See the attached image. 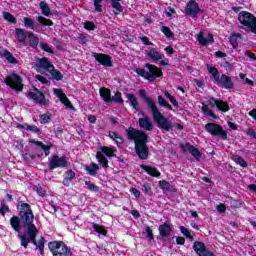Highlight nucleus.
Here are the masks:
<instances>
[{
	"label": "nucleus",
	"mask_w": 256,
	"mask_h": 256,
	"mask_svg": "<svg viewBox=\"0 0 256 256\" xmlns=\"http://www.w3.org/2000/svg\"><path fill=\"white\" fill-rule=\"evenodd\" d=\"M19 209L20 221L25 234H18L17 237L20 239L21 247L27 249L30 243L36 244L35 238L39 235V230L37 229V226L33 224L35 215H33L31 205L21 202Z\"/></svg>",
	"instance_id": "obj_1"
},
{
	"label": "nucleus",
	"mask_w": 256,
	"mask_h": 256,
	"mask_svg": "<svg viewBox=\"0 0 256 256\" xmlns=\"http://www.w3.org/2000/svg\"><path fill=\"white\" fill-rule=\"evenodd\" d=\"M140 97L144 99L145 103L149 107L151 114H152V119L156 125H158L159 129H162L163 131L169 132L171 129H173V123H171V120H169L161 111H159V107L155 104L153 99L149 98L147 96V91L145 90H140L139 91Z\"/></svg>",
	"instance_id": "obj_2"
},
{
	"label": "nucleus",
	"mask_w": 256,
	"mask_h": 256,
	"mask_svg": "<svg viewBox=\"0 0 256 256\" xmlns=\"http://www.w3.org/2000/svg\"><path fill=\"white\" fill-rule=\"evenodd\" d=\"M128 139L134 141L136 155L139 159L147 161L149 157V147H147V134L143 131L136 130L135 128H130L127 131Z\"/></svg>",
	"instance_id": "obj_3"
},
{
	"label": "nucleus",
	"mask_w": 256,
	"mask_h": 256,
	"mask_svg": "<svg viewBox=\"0 0 256 256\" xmlns=\"http://www.w3.org/2000/svg\"><path fill=\"white\" fill-rule=\"evenodd\" d=\"M207 70L210 73V75H212L217 85H222L223 89H233L234 84H233V80H231V77L225 74L219 77V70L213 66H207Z\"/></svg>",
	"instance_id": "obj_4"
},
{
	"label": "nucleus",
	"mask_w": 256,
	"mask_h": 256,
	"mask_svg": "<svg viewBox=\"0 0 256 256\" xmlns=\"http://www.w3.org/2000/svg\"><path fill=\"white\" fill-rule=\"evenodd\" d=\"M238 20L243 25L245 31H251L256 35V17L247 11H242L238 14Z\"/></svg>",
	"instance_id": "obj_5"
},
{
	"label": "nucleus",
	"mask_w": 256,
	"mask_h": 256,
	"mask_svg": "<svg viewBox=\"0 0 256 256\" xmlns=\"http://www.w3.org/2000/svg\"><path fill=\"white\" fill-rule=\"evenodd\" d=\"M146 68L148 69V71L141 68H137L136 73L140 75V77H144V79H147L151 82L155 81L157 77L163 76V72L155 65L146 64Z\"/></svg>",
	"instance_id": "obj_6"
},
{
	"label": "nucleus",
	"mask_w": 256,
	"mask_h": 256,
	"mask_svg": "<svg viewBox=\"0 0 256 256\" xmlns=\"http://www.w3.org/2000/svg\"><path fill=\"white\" fill-rule=\"evenodd\" d=\"M48 248L53 256H73L71 248L67 247L63 241L49 242Z\"/></svg>",
	"instance_id": "obj_7"
},
{
	"label": "nucleus",
	"mask_w": 256,
	"mask_h": 256,
	"mask_svg": "<svg viewBox=\"0 0 256 256\" xmlns=\"http://www.w3.org/2000/svg\"><path fill=\"white\" fill-rule=\"evenodd\" d=\"M204 129L207 133L212 135V137H219L223 139V141H227V131L223 129V126L210 122L205 125Z\"/></svg>",
	"instance_id": "obj_8"
},
{
	"label": "nucleus",
	"mask_w": 256,
	"mask_h": 256,
	"mask_svg": "<svg viewBox=\"0 0 256 256\" xmlns=\"http://www.w3.org/2000/svg\"><path fill=\"white\" fill-rule=\"evenodd\" d=\"M4 83L14 89V91H23V79L19 77L16 73H12L4 79Z\"/></svg>",
	"instance_id": "obj_9"
},
{
	"label": "nucleus",
	"mask_w": 256,
	"mask_h": 256,
	"mask_svg": "<svg viewBox=\"0 0 256 256\" xmlns=\"http://www.w3.org/2000/svg\"><path fill=\"white\" fill-rule=\"evenodd\" d=\"M68 162H67V157L62 156L59 157V155H53L52 157L49 158V164H48V169L50 171H53L54 169H63L67 167Z\"/></svg>",
	"instance_id": "obj_10"
},
{
	"label": "nucleus",
	"mask_w": 256,
	"mask_h": 256,
	"mask_svg": "<svg viewBox=\"0 0 256 256\" xmlns=\"http://www.w3.org/2000/svg\"><path fill=\"white\" fill-rule=\"evenodd\" d=\"M34 68L38 71V73H41L42 71H48V73H51V71L54 69V66L51 64V62H49V59L43 57L36 59Z\"/></svg>",
	"instance_id": "obj_11"
},
{
	"label": "nucleus",
	"mask_w": 256,
	"mask_h": 256,
	"mask_svg": "<svg viewBox=\"0 0 256 256\" xmlns=\"http://www.w3.org/2000/svg\"><path fill=\"white\" fill-rule=\"evenodd\" d=\"M195 253L199 256H215V254L207 249L205 243L195 241L193 244Z\"/></svg>",
	"instance_id": "obj_12"
},
{
	"label": "nucleus",
	"mask_w": 256,
	"mask_h": 256,
	"mask_svg": "<svg viewBox=\"0 0 256 256\" xmlns=\"http://www.w3.org/2000/svg\"><path fill=\"white\" fill-rule=\"evenodd\" d=\"M29 143H32L34 145V150L35 151H44L45 157H49L51 154V147H53L52 144L45 145L41 141H36V140H30Z\"/></svg>",
	"instance_id": "obj_13"
},
{
	"label": "nucleus",
	"mask_w": 256,
	"mask_h": 256,
	"mask_svg": "<svg viewBox=\"0 0 256 256\" xmlns=\"http://www.w3.org/2000/svg\"><path fill=\"white\" fill-rule=\"evenodd\" d=\"M28 97L35 101L37 105H47V100H45V94L39 91V89H35V92H29Z\"/></svg>",
	"instance_id": "obj_14"
},
{
	"label": "nucleus",
	"mask_w": 256,
	"mask_h": 256,
	"mask_svg": "<svg viewBox=\"0 0 256 256\" xmlns=\"http://www.w3.org/2000/svg\"><path fill=\"white\" fill-rule=\"evenodd\" d=\"M186 15H189L193 19L197 17L198 13H201V9H199V4L195 2V0H190L186 6Z\"/></svg>",
	"instance_id": "obj_15"
},
{
	"label": "nucleus",
	"mask_w": 256,
	"mask_h": 256,
	"mask_svg": "<svg viewBox=\"0 0 256 256\" xmlns=\"http://www.w3.org/2000/svg\"><path fill=\"white\" fill-rule=\"evenodd\" d=\"M208 105H210V107H217L218 111H222V113H227V111H229V104L223 100L210 98L208 100Z\"/></svg>",
	"instance_id": "obj_16"
},
{
	"label": "nucleus",
	"mask_w": 256,
	"mask_h": 256,
	"mask_svg": "<svg viewBox=\"0 0 256 256\" xmlns=\"http://www.w3.org/2000/svg\"><path fill=\"white\" fill-rule=\"evenodd\" d=\"M94 59L104 67H113V62L111 61V56L109 55L95 53Z\"/></svg>",
	"instance_id": "obj_17"
},
{
	"label": "nucleus",
	"mask_w": 256,
	"mask_h": 256,
	"mask_svg": "<svg viewBox=\"0 0 256 256\" xmlns=\"http://www.w3.org/2000/svg\"><path fill=\"white\" fill-rule=\"evenodd\" d=\"M196 39L200 45H203L204 47H207L209 43H213V34H207L206 36L203 34V32H200L196 35Z\"/></svg>",
	"instance_id": "obj_18"
},
{
	"label": "nucleus",
	"mask_w": 256,
	"mask_h": 256,
	"mask_svg": "<svg viewBox=\"0 0 256 256\" xmlns=\"http://www.w3.org/2000/svg\"><path fill=\"white\" fill-rule=\"evenodd\" d=\"M184 151H189V153H191V155L194 157V159H196V161H201V151H199L198 148H195V146L187 143L184 146Z\"/></svg>",
	"instance_id": "obj_19"
},
{
	"label": "nucleus",
	"mask_w": 256,
	"mask_h": 256,
	"mask_svg": "<svg viewBox=\"0 0 256 256\" xmlns=\"http://www.w3.org/2000/svg\"><path fill=\"white\" fill-rule=\"evenodd\" d=\"M138 123L142 129H145V131H153V122L151 121V118H139Z\"/></svg>",
	"instance_id": "obj_20"
},
{
	"label": "nucleus",
	"mask_w": 256,
	"mask_h": 256,
	"mask_svg": "<svg viewBox=\"0 0 256 256\" xmlns=\"http://www.w3.org/2000/svg\"><path fill=\"white\" fill-rule=\"evenodd\" d=\"M16 38L19 41V43H25L27 41V37H29L30 31H25L23 28H16L15 29Z\"/></svg>",
	"instance_id": "obj_21"
},
{
	"label": "nucleus",
	"mask_w": 256,
	"mask_h": 256,
	"mask_svg": "<svg viewBox=\"0 0 256 256\" xmlns=\"http://www.w3.org/2000/svg\"><path fill=\"white\" fill-rule=\"evenodd\" d=\"M99 93H100L101 99H103L105 103H107L108 105L109 103H112L111 90L103 87V88H100Z\"/></svg>",
	"instance_id": "obj_22"
},
{
	"label": "nucleus",
	"mask_w": 256,
	"mask_h": 256,
	"mask_svg": "<svg viewBox=\"0 0 256 256\" xmlns=\"http://www.w3.org/2000/svg\"><path fill=\"white\" fill-rule=\"evenodd\" d=\"M158 231L161 237H169V235H171V224H169V222H165L159 226Z\"/></svg>",
	"instance_id": "obj_23"
},
{
	"label": "nucleus",
	"mask_w": 256,
	"mask_h": 256,
	"mask_svg": "<svg viewBox=\"0 0 256 256\" xmlns=\"http://www.w3.org/2000/svg\"><path fill=\"white\" fill-rule=\"evenodd\" d=\"M76 174L73 170H67L64 174V179H63V185L65 187H69L71 185V181L75 178Z\"/></svg>",
	"instance_id": "obj_24"
},
{
	"label": "nucleus",
	"mask_w": 256,
	"mask_h": 256,
	"mask_svg": "<svg viewBox=\"0 0 256 256\" xmlns=\"http://www.w3.org/2000/svg\"><path fill=\"white\" fill-rule=\"evenodd\" d=\"M10 225H11L12 229H14L16 231V233L21 232V218L19 216H13L10 219Z\"/></svg>",
	"instance_id": "obj_25"
},
{
	"label": "nucleus",
	"mask_w": 256,
	"mask_h": 256,
	"mask_svg": "<svg viewBox=\"0 0 256 256\" xmlns=\"http://www.w3.org/2000/svg\"><path fill=\"white\" fill-rule=\"evenodd\" d=\"M140 167H141V169L146 171V173H148V175H151V177H161V172H159V170H157V168H153V167L147 166V165H141Z\"/></svg>",
	"instance_id": "obj_26"
},
{
	"label": "nucleus",
	"mask_w": 256,
	"mask_h": 256,
	"mask_svg": "<svg viewBox=\"0 0 256 256\" xmlns=\"http://www.w3.org/2000/svg\"><path fill=\"white\" fill-rule=\"evenodd\" d=\"M147 57L152 59V61H161V59H163V57L159 52H157L155 48H150V50L147 52Z\"/></svg>",
	"instance_id": "obj_27"
},
{
	"label": "nucleus",
	"mask_w": 256,
	"mask_h": 256,
	"mask_svg": "<svg viewBox=\"0 0 256 256\" xmlns=\"http://www.w3.org/2000/svg\"><path fill=\"white\" fill-rule=\"evenodd\" d=\"M22 23H24V26L27 27V29H32V31H39L37 27H35V20L24 17Z\"/></svg>",
	"instance_id": "obj_28"
},
{
	"label": "nucleus",
	"mask_w": 256,
	"mask_h": 256,
	"mask_svg": "<svg viewBox=\"0 0 256 256\" xmlns=\"http://www.w3.org/2000/svg\"><path fill=\"white\" fill-rule=\"evenodd\" d=\"M121 0H111V7L114 8V13L119 15V13H123V6L119 2Z\"/></svg>",
	"instance_id": "obj_29"
},
{
	"label": "nucleus",
	"mask_w": 256,
	"mask_h": 256,
	"mask_svg": "<svg viewBox=\"0 0 256 256\" xmlns=\"http://www.w3.org/2000/svg\"><path fill=\"white\" fill-rule=\"evenodd\" d=\"M96 157L98 159V163H100L102 167H105V168L109 167V161L107 160L105 155H103L101 152H97Z\"/></svg>",
	"instance_id": "obj_30"
},
{
	"label": "nucleus",
	"mask_w": 256,
	"mask_h": 256,
	"mask_svg": "<svg viewBox=\"0 0 256 256\" xmlns=\"http://www.w3.org/2000/svg\"><path fill=\"white\" fill-rule=\"evenodd\" d=\"M40 9L42 13L45 15V17H49V15H51V8H49V4H47V2L41 1Z\"/></svg>",
	"instance_id": "obj_31"
},
{
	"label": "nucleus",
	"mask_w": 256,
	"mask_h": 256,
	"mask_svg": "<svg viewBox=\"0 0 256 256\" xmlns=\"http://www.w3.org/2000/svg\"><path fill=\"white\" fill-rule=\"evenodd\" d=\"M127 99L130 101L132 107L135 109V111H139V102L137 101V98L133 94H127Z\"/></svg>",
	"instance_id": "obj_32"
},
{
	"label": "nucleus",
	"mask_w": 256,
	"mask_h": 256,
	"mask_svg": "<svg viewBox=\"0 0 256 256\" xmlns=\"http://www.w3.org/2000/svg\"><path fill=\"white\" fill-rule=\"evenodd\" d=\"M92 228L94 229V231L96 233H99V235H104V236L107 235V230H105V227H103L95 222L92 223Z\"/></svg>",
	"instance_id": "obj_33"
},
{
	"label": "nucleus",
	"mask_w": 256,
	"mask_h": 256,
	"mask_svg": "<svg viewBox=\"0 0 256 256\" xmlns=\"http://www.w3.org/2000/svg\"><path fill=\"white\" fill-rule=\"evenodd\" d=\"M2 15H3L5 21H8V23H12V25L17 24V18H15V16H13V14H11L9 12H3Z\"/></svg>",
	"instance_id": "obj_34"
},
{
	"label": "nucleus",
	"mask_w": 256,
	"mask_h": 256,
	"mask_svg": "<svg viewBox=\"0 0 256 256\" xmlns=\"http://www.w3.org/2000/svg\"><path fill=\"white\" fill-rule=\"evenodd\" d=\"M158 105H160V107H165L169 111H173V106H171V104L167 103V101H165V98H163V96H161V95L158 96Z\"/></svg>",
	"instance_id": "obj_35"
},
{
	"label": "nucleus",
	"mask_w": 256,
	"mask_h": 256,
	"mask_svg": "<svg viewBox=\"0 0 256 256\" xmlns=\"http://www.w3.org/2000/svg\"><path fill=\"white\" fill-rule=\"evenodd\" d=\"M239 38H241V34L239 33L232 34L230 36V44L232 45L233 49H237V47H239V43L237 42Z\"/></svg>",
	"instance_id": "obj_36"
},
{
	"label": "nucleus",
	"mask_w": 256,
	"mask_h": 256,
	"mask_svg": "<svg viewBox=\"0 0 256 256\" xmlns=\"http://www.w3.org/2000/svg\"><path fill=\"white\" fill-rule=\"evenodd\" d=\"M28 35H29L28 39H30L31 47L36 49L37 45H39V38H37L36 35L33 34V32H30Z\"/></svg>",
	"instance_id": "obj_37"
},
{
	"label": "nucleus",
	"mask_w": 256,
	"mask_h": 256,
	"mask_svg": "<svg viewBox=\"0 0 256 256\" xmlns=\"http://www.w3.org/2000/svg\"><path fill=\"white\" fill-rule=\"evenodd\" d=\"M36 243V244H35ZM35 243H33V245H35L36 247H38L41 255H43V249H45V238L41 237L38 242L37 239L35 238Z\"/></svg>",
	"instance_id": "obj_38"
},
{
	"label": "nucleus",
	"mask_w": 256,
	"mask_h": 256,
	"mask_svg": "<svg viewBox=\"0 0 256 256\" xmlns=\"http://www.w3.org/2000/svg\"><path fill=\"white\" fill-rule=\"evenodd\" d=\"M232 160L234 163H237V165H240V167H247V162L241 156H233Z\"/></svg>",
	"instance_id": "obj_39"
},
{
	"label": "nucleus",
	"mask_w": 256,
	"mask_h": 256,
	"mask_svg": "<svg viewBox=\"0 0 256 256\" xmlns=\"http://www.w3.org/2000/svg\"><path fill=\"white\" fill-rule=\"evenodd\" d=\"M99 170V166L97 164L93 163L91 166L86 167V171H88L89 175H92V177H95L97 175V171Z\"/></svg>",
	"instance_id": "obj_40"
},
{
	"label": "nucleus",
	"mask_w": 256,
	"mask_h": 256,
	"mask_svg": "<svg viewBox=\"0 0 256 256\" xmlns=\"http://www.w3.org/2000/svg\"><path fill=\"white\" fill-rule=\"evenodd\" d=\"M86 189L93 193H99V186L93 184L91 181H85Z\"/></svg>",
	"instance_id": "obj_41"
},
{
	"label": "nucleus",
	"mask_w": 256,
	"mask_h": 256,
	"mask_svg": "<svg viewBox=\"0 0 256 256\" xmlns=\"http://www.w3.org/2000/svg\"><path fill=\"white\" fill-rule=\"evenodd\" d=\"M100 151L102 153H104V155H106L107 157H113V153H115V151H117V150L111 149V148L106 147V146H101Z\"/></svg>",
	"instance_id": "obj_42"
},
{
	"label": "nucleus",
	"mask_w": 256,
	"mask_h": 256,
	"mask_svg": "<svg viewBox=\"0 0 256 256\" xmlns=\"http://www.w3.org/2000/svg\"><path fill=\"white\" fill-rule=\"evenodd\" d=\"M37 21L38 23H40L41 25H46L48 27H51V25H53V21H51L50 19H47L43 16H38L37 17Z\"/></svg>",
	"instance_id": "obj_43"
},
{
	"label": "nucleus",
	"mask_w": 256,
	"mask_h": 256,
	"mask_svg": "<svg viewBox=\"0 0 256 256\" xmlns=\"http://www.w3.org/2000/svg\"><path fill=\"white\" fill-rule=\"evenodd\" d=\"M103 0H93V5L95 8V11L98 13H103Z\"/></svg>",
	"instance_id": "obj_44"
},
{
	"label": "nucleus",
	"mask_w": 256,
	"mask_h": 256,
	"mask_svg": "<svg viewBox=\"0 0 256 256\" xmlns=\"http://www.w3.org/2000/svg\"><path fill=\"white\" fill-rule=\"evenodd\" d=\"M4 57H5V59H7L8 63H17V59L9 51L4 52Z\"/></svg>",
	"instance_id": "obj_45"
},
{
	"label": "nucleus",
	"mask_w": 256,
	"mask_h": 256,
	"mask_svg": "<svg viewBox=\"0 0 256 256\" xmlns=\"http://www.w3.org/2000/svg\"><path fill=\"white\" fill-rule=\"evenodd\" d=\"M49 121H51V113L47 112L40 116V123L43 125H46V123H49Z\"/></svg>",
	"instance_id": "obj_46"
},
{
	"label": "nucleus",
	"mask_w": 256,
	"mask_h": 256,
	"mask_svg": "<svg viewBox=\"0 0 256 256\" xmlns=\"http://www.w3.org/2000/svg\"><path fill=\"white\" fill-rule=\"evenodd\" d=\"M202 111L208 117H212L213 119H217V116L215 114H213V112L211 111V109H209V107L207 105H204L202 107Z\"/></svg>",
	"instance_id": "obj_47"
},
{
	"label": "nucleus",
	"mask_w": 256,
	"mask_h": 256,
	"mask_svg": "<svg viewBox=\"0 0 256 256\" xmlns=\"http://www.w3.org/2000/svg\"><path fill=\"white\" fill-rule=\"evenodd\" d=\"M50 73H51L52 77L54 79H56V81L63 80V74H61V72H59L58 70H55V68H53V70Z\"/></svg>",
	"instance_id": "obj_48"
},
{
	"label": "nucleus",
	"mask_w": 256,
	"mask_h": 256,
	"mask_svg": "<svg viewBox=\"0 0 256 256\" xmlns=\"http://www.w3.org/2000/svg\"><path fill=\"white\" fill-rule=\"evenodd\" d=\"M161 31L168 39H171V37H173V32L171 31V28L167 26H162Z\"/></svg>",
	"instance_id": "obj_49"
},
{
	"label": "nucleus",
	"mask_w": 256,
	"mask_h": 256,
	"mask_svg": "<svg viewBox=\"0 0 256 256\" xmlns=\"http://www.w3.org/2000/svg\"><path fill=\"white\" fill-rule=\"evenodd\" d=\"M40 49H42V51H45L46 53H51L53 55V53H55L53 51V49H51V47H49V44L47 43H40Z\"/></svg>",
	"instance_id": "obj_50"
},
{
	"label": "nucleus",
	"mask_w": 256,
	"mask_h": 256,
	"mask_svg": "<svg viewBox=\"0 0 256 256\" xmlns=\"http://www.w3.org/2000/svg\"><path fill=\"white\" fill-rule=\"evenodd\" d=\"M61 103H63V105H65L66 107H68V109H73V104H71V101H69V98L67 96H63L60 99Z\"/></svg>",
	"instance_id": "obj_51"
},
{
	"label": "nucleus",
	"mask_w": 256,
	"mask_h": 256,
	"mask_svg": "<svg viewBox=\"0 0 256 256\" xmlns=\"http://www.w3.org/2000/svg\"><path fill=\"white\" fill-rule=\"evenodd\" d=\"M33 189L40 197H45V195H47V192L41 186H34Z\"/></svg>",
	"instance_id": "obj_52"
},
{
	"label": "nucleus",
	"mask_w": 256,
	"mask_h": 256,
	"mask_svg": "<svg viewBox=\"0 0 256 256\" xmlns=\"http://www.w3.org/2000/svg\"><path fill=\"white\" fill-rule=\"evenodd\" d=\"M159 185L164 191H169V189H171V184L165 180L160 181Z\"/></svg>",
	"instance_id": "obj_53"
},
{
	"label": "nucleus",
	"mask_w": 256,
	"mask_h": 256,
	"mask_svg": "<svg viewBox=\"0 0 256 256\" xmlns=\"http://www.w3.org/2000/svg\"><path fill=\"white\" fill-rule=\"evenodd\" d=\"M180 231H181V233L184 234L185 237H187L188 239H191L193 241V236L191 235V232H189V230L187 228H185L184 226H181Z\"/></svg>",
	"instance_id": "obj_54"
},
{
	"label": "nucleus",
	"mask_w": 256,
	"mask_h": 256,
	"mask_svg": "<svg viewBox=\"0 0 256 256\" xmlns=\"http://www.w3.org/2000/svg\"><path fill=\"white\" fill-rule=\"evenodd\" d=\"M114 103H123V98L121 97V92H117L114 96L111 97Z\"/></svg>",
	"instance_id": "obj_55"
},
{
	"label": "nucleus",
	"mask_w": 256,
	"mask_h": 256,
	"mask_svg": "<svg viewBox=\"0 0 256 256\" xmlns=\"http://www.w3.org/2000/svg\"><path fill=\"white\" fill-rule=\"evenodd\" d=\"M84 29H87V31H95V23L89 21L85 22Z\"/></svg>",
	"instance_id": "obj_56"
},
{
	"label": "nucleus",
	"mask_w": 256,
	"mask_h": 256,
	"mask_svg": "<svg viewBox=\"0 0 256 256\" xmlns=\"http://www.w3.org/2000/svg\"><path fill=\"white\" fill-rule=\"evenodd\" d=\"M27 131H31L32 133H41V129L35 125H28Z\"/></svg>",
	"instance_id": "obj_57"
},
{
	"label": "nucleus",
	"mask_w": 256,
	"mask_h": 256,
	"mask_svg": "<svg viewBox=\"0 0 256 256\" xmlns=\"http://www.w3.org/2000/svg\"><path fill=\"white\" fill-rule=\"evenodd\" d=\"M145 231H146V234H147V239H149V241H152V239H153V230L151 229V227L146 226Z\"/></svg>",
	"instance_id": "obj_58"
},
{
	"label": "nucleus",
	"mask_w": 256,
	"mask_h": 256,
	"mask_svg": "<svg viewBox=\"0 0 256 256\" xmlns=\"http://www.w3.org/2000/svg\"><path fill=\"white\" fill-rule=\"evenodd\" d=\"M35 78L37 79V81H39L40 83H43L44 85L49 84V80H47V78H45L42 75H36Z\"/></svg>",
	"instance_id": "obj_59"
},
{
	"label": "nucleus",
	"mask_w": 256,
	"mask_h": 256,
	"mask_svg": "<svg viewBox=\"0 0 256 256\" xmlns=\"http://www.w3.org/2000/svg\"><path fill=\"white\" fill-rule=\"evenodd\" d=\"M22 157L24 161H33V159H35L36 156L26 153V154H23Z\"/></svg>",
	"instance_id": "obj_60"
},
{
	"label": "nucleus",
	"mask_w": 256,
	"mask_h": 256,
	"mask_svg": "<svg viewBox=\"0 0 256 256\" xmlns=\"http://www.w3.org/2000/svg\"><path fill=\"white\" fill-rule=\"evenodd\" d=\"M140 41H142L144 45H153L152 42L149 41V38H147V36H141Z\"/></svg>",
	"instance_id": "obj_61"
},
{
	"label": "nucleus",
	"mask_w": 256,
	"mask_h": 256,
	"mask_svg": "<svg viewBox=\"0 0 256 256\" xmlns=\"http://www.w3.org/2000/svg\"><path fill=\"white\" fill-rule=\"evenodd\" d=\"M131 193L132 195H134V197H136V199H139V197H141V192L137 188H132Z\"/></svg>",
	"instance_id": "obj_62"
},
{
	"label": "nucleus",
	"mask_w": 256,
	"mask_h": 256,
	"mask_svg": "<svg viewBox=\"0 0 256 256\" xmlns=\"http://www.w3.org/2000/svg\"><path fill=\"white\" fill-rule=\"evenodd\" d=\"M142 191L147 194L149 191H151V186L149 184L142 185Z\"/></svg>",
	"instance_id": "obj_63"
},
{
	"label": "nucleus",
	"mask_w": 256,
	"mask_h": 256,
	"mask_svg": "<svg viewBox=\"0 0 256 256\" xmlns=\"http://www.w3.org/2000/svg\"><path fill=\"white\" fill-rule=\"evenodd\" d=\"M247 135H249V137H252V139H256V132L253 129H248Z\"/></svg>",
	"instance_id": "obj_64"
}]
</instances>
